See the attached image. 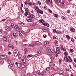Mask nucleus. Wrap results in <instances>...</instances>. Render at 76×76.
Instances as JSON below:
<instances>
[{"label": "nucleus", "instance_id": "ea45409f", "mask_svg": "<svg viewBox=\"0 0 76 76\" xmlns=\"http://www.w3.org/2000/svg\"><path fill=\"white\" fill-rule=\"evenodd\" d=\"M14 25V24H13V23H12L10 26L11 27V28H13V25Z\"/></svg>", "mask_w": 76, "mask_h": 76}, {"label": "nucleus", "instance_id": "13d9d810", "mask_svg": "<svg viewBox=\"0 0 76 76\" xmlns=\"http://www.w3.org/2000/svg\"><path fill=\"white\" fill-rule=\"evenodd\" d=\"M8 64H10V63H11V61H10V60H9L8 61Z\"/></svg>", "mask_w": 76, "mask_h": 76}, {"label": "nucleus", "instance_id": "7ed1b4c3", "mask_svg": "<svg viewBox=\"0 0 76 76\" xmlns=\"http://www.w3.org/2000/svg\"><path fill=\"white\" fill-rule=\"evenodd\" d=\"M46 74H47L46 72L43 71L41 73V74L40 75L41 76H45V75H46Z\"/></svg>", "mask_w": 76, "mask_h": 76}, {"label": "nucleus", "instance_id": "9d476101", "mask_svg": "<svg viewBox=\"0 0 76 76\" xmlns=\"http://www.w3.org/2000/svg\"><path fill=\"white\" fill-rule=\"evenodd\" d=\"M39 23H42L44 22V20L43 19H41V20H39Z\"/></svg>", "mask_w": 76, "mask_h": 76}, {"label": "nucleus", "instance_id": "09e8293b", "mask_svg": "<svg viewBox=\"0 0 76 76\" xmlns=\"http://www.w3.org/2000/svg\"><path fill=\"white\" fill-rule=\"evenodd\" d=\"M18 51V50L15 49L14 50V53H17V52Z\"/></svg>", "mask_w": 76, "mask_h": 76}, {"label": "nucleus", "instance_id": "c756f323", "mask_svg": "<svg viewBox=\"0 0 76 76\" xmlns=\"http://www.w3.org/2000/svg\"><path fill=\"white\" fill-rule=\"evenodd\" d=\"M19 28H18L16 30L17 31H18V32H20L21 31V30L20 29H19Z\"/></svg>", "mask_w": 76, "mask_h": 76}, {"label": "nucleus", "instance_id": "4468645a", "mask_svg": "<svg viewBox=\"0 0 76 76\" xmlns=\"http://www.w3.org/2000/svg\"><path fill=\"white\" fill-rule=\"evenodd\" d=\"M6 29L7 31H9V30H10V27H9V26H7L6 27Z\"/></svg>", "mask_w": 76, "mask_h": 76}, {"label": "nucleus", "instance_id": "a19ab883", "mask_svg": "<svg viewBox=\"0 0 76 76\" xmlns=\"http://www.w3.org/2000/svg\"><path fill=\"white\" fill-rule=\"evenodd\" d=\"M60 51V48L58 47H57L56 48V51Z\"/></svg>", "mask_w": 76, "mask_h": 76}, {"label": "nucleus", "instance_id": "4d7b16f0", "mask_svg": "<svg viewBox=\"0 0 76 76\" xmlns=\"http://www.w3.org/2000/svg\"><path fill=\"white\" fill-rule=\"evenodd\" d=\"M56 30L55 29H54L53 30V32H54V33H56Z\"/></svg>", "mask_w": 76, "mask_h": 76}, {"label": "nucleus", "instance_id": "ddd939ff", "mask_svg": "<svg viewBox=\"0 0 76 76\" xmlns=\"http://www.w3.org/2000/svg\"><path fill=\"white\" fill-rule=\"evenodd\" d=\"M14 28L15 29H16V30L18 28H20V27L17 26V25H15L14 26Z\"/></svg>", "mask_w": 76, "mask_h": 76}, {"label": "nucleus", "instance_id": "69168bd1", "mask_svg": "<svg viewBox=\"0 0 76 76\" xmlns=\"http://www.w3.org/2000/svg\"><path fill=\"white\" fill-rule=\"evenodd\" d=\"M23 59H25V58H26V56L25 55L23 57Z\"/></svg>", "mask_w": 76, "mask_h": 76}, {"label": "nucleus", "instance_id": "37998d69", "mask_svg": "<svg viewBox=\"0 0 76 76\" xmlns=\"http://www.w3.org/2000/svg\"><path fill=\"white\" fill-rule=\"evenodd\" d=\"M64 54L65 56H68V53H67V52H64Z\"/></svg>", "mask_w": 76, "mask_h": 76}, {"label": "nucleus", "instance_id": "8fccbe9b", "mask_svg": "<svg viewBox=\"0 0 76 76\" xmlns=\"http://www.w3.org/2000/svg\"><path fill=\"white\" fill-rule=\"evenodd\" d=\"M71 41L72 42H74V39H73V38H71Z\"/></svg>", "mask_w": 76, "mask_h": 76}, {"label": "nucleus", "instance_id": "b1692460", "mask_svg": "<svg viewBox=\"0 0 76 76\" xmlns=\"http://www.w3.org/2000/svg\"><path fill=\"white\" fill-rule=\"evenodd\" d=\"M60 74H61V75H63V73H64V71H63L62 70H61L60 71Z\"/></svg>", "mask_w": 76, "mask_h": 76}, {"label": "nucleus", "instance_id": "72a5a7b5", "mask_svg": "<svg viewBox=\"0 0 76 76\" xmlns=\"http://www.w3.org/2000/svg\"><path fill=\"white\" fill-rule=\"evenodd\" d=\"M54 16H55L56 18H58V15H57L56 14H54Z\"/></svg>", "mask_w": 76, "mask_h": 76}, {"label": "nucleus", "instance_id": "864d4df0", "mask_svg": "<svg viewBox=\"0 0 76 76\" xmlns=\"http://www.w3.org/2000/svg\"><path fill=\"white\" fill-rule=\"evenodd\" d=\"M14 42L16 45H17L18 44V42H17V41H16L15 40Z\"/></svg>", "mask_w": 76, "mask_h": 76}, {"label": "nucleus", "instance_id": "a878e982", "mask_svg": "<svg viewBox=\"0 0 76 76\" xmlns=\"http://www.w3.org/2000/svg\"><path fill=\"white\" fill-rule=\"evenodd\" d=\"M29 46L30 47H34V44H31L29 45Z\"/></svg>", "mask_w": 76, "mask_h": 76}, {"label": "nucleus", "instance_id": "412c9836", "mask_svg": "<svg viewBox=\"0 0 76 76\" xmlns=\"http://www.w3.org/2000/svg\"><path fill=\"white\" fill-rule=\"evenodd\" d=\"M24 4L25 5H26V6H28V5H29V2L28 1L27 2L25 1L24 2Z\"/></svg>", "mask_w": 76, "mask_h": 76}, {"label": "nucleus", "instance_id": "bf43d9fd", "mask_svg": "<svg viewBox=\"0 0 76 76\" xmlns=\"http://www.w3.org/2000/svg\"><path fill=\"white\" fill-rule=\"evenodd\" d=\"M53 39H57V38H56V37L54 36L53 37Z\"/></svg>", "mask_w": 76, "mask_h": 76}, {"label": "nucleus", "instance_id": "49530a36", "mask_svg": "<svg viewBox=\"0 0 76 76\" xmlns=\"http://www.w3.org/2000/svg\"><path fill=\"white\" fill-rule=\"evenodd\" d=\"M70 51L71 52V53H73V51H74V50H73V49H71L70 50Z\"/></svg>", "mask_w": 76, "mask_h": 76}, {"label": "nucleus", "instance_id": "6e6552de", "mask_svg": "<svg viewBox=\"0 0 76 76\" xmlns=\"http://www.w3.org/2000/svg\"><path fill=\"white\" fill-rule=\"evenodd\" d=\"M61 50H63L64 51H66V48H64L63 46L61 47Z\"/></svg>", "mask_w": 76, "mask_h": 76}, {"label": "nucleus", "instance_id": "338daca9", "mask_svg": "<svg viewBox=\"0 0 76 76\" xmlns=\"http://www.w3.org/2000/svg\"><path fill=\"white\" fill-rule=\"evenodd\" d=\"M28 5H31V6H32V4L31 2L30 3H29L28 2Z\"/></svg>", "mask_w": 76, "mask_h": 76}, {"label": "nucleus", "instance_id": "a18cd8bd", "mask_svg": "<svg viewBox=\"0 0 76 76\" xmlns=\"http://www.w3.org/2000/svg\"><path fill=\"white\" fill-rule=\"evenodd\" d=\"M25 10L26 12H28L29 11V10L28 8H26L25 9Z\"/></svg>", "mask_w": 76, "mask_h": 76}, {"label": "nucleus", "instance_id": "58836bf2", "mask_svg": "<svg viewBox=\"0 0 76 76\" xmlns=\"http://www.w3.org/2000/svg\"><path fill=\"white\" fill-rule=\"evenodd\" d=\"M51 54V53L50 52L48 51L47 52V54L48 55H49L50 54Z\"/></svg>", "mask_w": 76, "mask_h": 76}, {"label": "nucleus", "instance_id": "473e14b6", "mask_svg": "<svg viewBox=\"0 0 76 76\" xmlns=\"http://www.w3.org/2000/svg\"><path fill=\"white\" fill-rule=\"evenodd\" d=\"M18 57H19V58H21L22 56V55L20 54L18 56Z\"/></svg>", "mask_w": 76, "mask_h": 76}, {"label": "nucleus", "instance_id": "f3484780", "mask_svg": "<svg viewBox=\"0 0 76 76\" xmlns=\"http://www.w3.org/2000/svg\"><path fill=\"white\" fill-rule=\"evenodd\" d=\"M22 61L24 64H26V59H23L22 60Z\"/></svg>", "mask_w": 76, "mask_h": 76}, {"label": "nucleus", "instance_id": "774afa93", "mask_svg": "<svg viewBox=\"0 0 76 76\" xmlns=\"http://www.w3.org/2000/svg\"><path fill=\"white\" fill-rule=\"evenodd\" d=\"M57 1L58 3H61V1L60 0H57Z\"/></svg>", "mask_w": 76, "mask_h": 76}, {"label": "nucleus", "instance_id": "de8ad7c7", "mask_svg": "<svg viewBox=\"0 0 76 76\" xmlns=\"http://www.w3.org/2000/svg\"><path fill=\"white\" fill-rule=\"evenodd\" d=\"M50 70V68L49 67H48V68H47L46 69V70H47V71H48V70Z\"/></svg>", "mask_w": 76, "mask_h": 76}, {"label": "nucleus", "instance_id": "052dcab7", "mask_svg": "<svg viewBox=\"0 0 76 76\" xmlns=\"http://www.w3.org/2000/svg\"><path fill=\"white\" fill-rule=\"evenodd\" d=\"M46 25V26H47L48 27H49V26H50V25H49V24L48 23H47Z\"/></svg>", "mask_w": 76, "mask_h": 76}, {"label": "nucleus", "instance_id": "aec40b11", "mask_svg": "<svg viewBox=\"0 0 76 76\" xmlns=\"http://www.w3.org/2000/svg\"><path fill=\"white\" fill-rule=\"evenodd\" d=\"M56 54H60L61 53V51L60 50H58V51H56Z\"/></svg>", "mask_w": 76, "mask_h": 76}, {"label": "nucleus", "instance_id": "6ab92c4d", "mask_svg": "<svg viewBox=\"0 0 76 76\" xmlns=\"http://www.w3.org/2000/svg\"><path fill=\"white\" fill-rule=\"evenodd\" d=\"M24 53L25 54H26L28 53V49L26 48L24 49Z\"/></svg>", "mask_w": 76, "mask_h": 76}, {"label": "nucleus", "instance_id": "3c124183", "mask_svg": "<svg viewBox=\"0 0 76 76\" xmlns=\"http://www.w3.org/2000/svg\"><path fill=\"white\" fill-rule=\"evenodd\" d=\"M26 33H29V32H30V29H28L26 31Z\"/></svg>", "mask_w": 76, "mask_h": 76}, {"label": "nucleus", "instance_id": "f8f14e48", "mask_svg": "<svg viewBox=\"0 0 76 76\" xmlns=\"http://www.w3.org/2000/svg\"><path fill=\"white\" fill-rule=\"evenodd\" d=\"M49 44V42H48V41H46L44 42V44L45 45H48Z\"/></svg>", "mask_w": 76, "mask_h": 76}, {"label": "nucleus", "instance_id": "cd10ccee", "mask_svg": "<svg viewBox=\"0 0 76 76\" xmlns=\"http://www.w3.org/2000/svg\"><path fill=\"white\" fill-rule=\"evenodd\" d=\"M37 73L38 75H41V72H40V71H37Z\"/></svg>", "mask_w": 76, "mask_h": 76}, {"label": "nucleus", "instance_id": "0e129e2a", "mask_svg": "<svg viewBox=\"0 0 76 76\" xmlns=\"http://www.w3.org/2000/svg\"><path fill=\"white\" fill-rule=\"evenodd\" d=\"M49 12L50 13H52V11H51V10H50V9H49Z\"/></svg>", "mask_w": 76, "mask_h": 76}, {"label": "nucleus", "instance_id": "c85d7f7f", "mask_svg": "<svg viewBox=\"0 0 76 76\" xmlns=\"http://www.w3.org/2000/svg\"><path fill=\"white\" fill-rule=\"evenodd\" d=\"M27 20L29 22H32V19H27Z\"/></svg>", "mask_w": 76, "mask_h": 76}, {"label": "nucleus", "instance_id": "bb28decb", "mask_svg": "<svg viewBox=\"0 0 76 76\" xmlns=\"http://www.w3.org/2000/svg\"><path fill=\"white\" fill-rule=\"evenodd\" d=\"M17 66L18 67H20V66H21V64L20 63H18L17 64Z\"/></svg>", "mask_w": 76, "mask_h": 76}, {"label": "nucleus", "instance_id": "f257e3e1", "mask_svg": "<svg viewBox=\"0 0 76 76\" xmlns=\"http://www.w3.org/2000/svg\"><path fill=\"white\" fill-rule=\"evenodd\" d=\"M7 57V56L6 55H0V59L2 60L3 59H4Z\"/></svg>", "mask_w": 76, "mask_h": 76}, {"label": "nucleus", "instance_id": "39448f33", "mask_svg": "<svg viewBox=\"0 0 76 76\" xmlns=\"http://www.w3.org/2000/svg\"><path fill=\"white\" fill-rule=\"evenodd\" d=\"M64 60H65V61H66V62H69V60L67 56H66L64 58Z\"/></svg>", "mask_w": 76, "mask_h": 76}, {"label": "nucleus", "instance_id": "2f4dec72", "mask_svg": "<svg viewBox=\"0 0 76 76\" xmlns=\"http://www.w3.org/2000/svg\"><path fill=\"white\" fill-rule=\"evenodd\" d=\"M14 55L15 57H16L18 56V53H14Z\"/></svg>", "mask_w": 76, "mask_h": 76}, {"label": "nucleus", "instance_id": "7c9ffc66", "mask_svg": "<svg viewBox=\"0 0 76 76\" xmlns=\"http://www.w3.org/2000/svg\"><path fill=\"white\" fill-rule=\"evenodd\" d=\"M30 17H31V18H35V15H30Z\"/></svg>", "mask_w": 76, "mask_h": 76}, {"label": "nucleus", "instance_id": "f03ea898", "mask_svg": "<svg viewBox=\"0 0 76 76\" xmlns=\"http://www.w3.org/2000/svg\"><path fill=\"white\" fill-rule=\"evenodd\" d=\"M51 3H52V0H46L45 1V2L46 3V4L48 5H50V2Z\"/></svg>", "mask_w": 76, "mask_h": 76}, {"label": "nucleus", "instance_id": "423d86ee", "mask_svg": "<svg viewBox=\"0 0 76 76\" xmlns=\"http://www.w3.org/2000/svg\"><path fill=\"white\" fill-rule=\"evenodd\" d=\"M3 39L4 41H7V37L6 36H4L3 37Z\"/></svg>", "mask_w": 76, "mask_h": 76}, {"label": "nucleus", "instance_id": "5701e85b", "mask_svg": "<svg viewBox=\"0 0 76 76\" xmlns=\"http://www.w3.org/2000/svg\"><path fill=\"white\" fill-rule=\"evenodd\" d=\"M50 51L52 52V53H55V51H54V50L53 49H51L50 50Z\"/></svg>", "mask_w": 76, "mask_h": 76}, {"label": "nucleus", "instance_id": "e2e57ef3", "mask_svg": "<svg viewBox=\"0 0 76 76\" xmlns=\"http://www.w3.org/2000/svg\"><path fill=\"white\" fill-rule=\"evenodd\" d=\"M21 66L23 68H24V67H25V65L23 64L21 65Z\"/></svg>", "mask_w": 76, "mask_h": 76}, {"label": "nucleus", "instance_id": "2eb2a0df", "mask_svg": "<svg viewBox=\"0 0 76 76\" xmlns=\"http://www.w3.org/2000/svg\"><path fill=\"white\" fill-rule=\"evenodd\" d=\"M13 35L14 38H16V37H17V35H18V34H16V33H14L13 34Z\"/></svg>", "mask_w": 76, "mask_h": 76}, {"label": "nucleus", "instance_id": "1a4fd4ad", "mask_svg": "<svg viewBox=\"0 0 76 76\" xmlns=\"http://www.w3.org/2000/svg\"><path fill=\"white\" fill-rule=\"evenodd\" d=\"M69 59H68V61H69V62H72V59L70 58V57L69 56H68Z\"/></svg>", "mask_w": 76, "mask_h": 76}, {"label": "nucleus", "instance_id": "dca6fc26", "mask_svg": "<svg viewBox=\"0 0 76 76\" xmlns=\"http://www.w3.org/2000/svg\"><path fill=\"white\" fill-rule=\"evenodd\" d=\"M8 47L9 48H13V47L14 46L13 45H10V44H9L8 45Z\"/></svg>", "mask_w": 76, "mask_h": 76}, {"label": "nucleus", "instance_id": "6e6d98bb", "mask_svg": "<svg viewBox=\"0 0 76 76\" xmlns=\"http://www.w3.org/2000/svg\"><path fill=\"white\" fill-rule=\"evenodd\" d=\"M52 63H53V62L52 61H51L50 63V66L52 65Z\"/></svg>", "mask_w": 76, "mask_h": 76}, {"label": "nucleus", "instance_id": "a211bd4d", "mask_svg": "<svg viewBox=\"0 0 76 76\" xmlns=\"http://www.w3.org/2000/svg\"><path fill=\"white\" fill-rule=\"evenodd\" d=\"M31 26H33L34 27H37V25L35 24H31Z\"/></svg>", "mask_w": 76, "mask_h": 76}, {"label": "nucleus", "instance_id": "4be33fe9", "mask_svg": "<svg viewBox=\"0 0 76 76\" xmlns=\"http://www.w3.org/2000/svg\"><path fill=\"white\" fill-rule=\"evenodd\" d=\"M66 37L68 39H69V40L70 39V37L68 35H66Z\"/></svg>", "mask_w": 76, "mask_h": 76}, {"label": "nucleus", "instance_id": "5fc2aeb1", "mask_svg": "<svg viewBox=\"0 0 76 76\" xmlns=\"http://www.w3.org/2000/svg\"><path fill=\"white\" fill-rule=\"evenodd\" d=\"M39 8H38V7H37L35 9V10H37V11H38V10H39Z\"/></svg>", "mask_w": 76, "mask_h": 76}, {"label": "nucleus", "instance_id": "e433bc0d", "mask_svg": "<svg viewBox=\"0 0 76 76\" xmlns=\"http://www.w3.org/2000/svg\"><path fill=\"white\" fill-rule=\"evenodd\" d=\"M37 52L39 54H40V53H41V51H39V49L37 50Z\"/></svg>", "mask_w": 76, "mask_h": 76}, {"label": "nucleus", "instance_id": "79ce46f5", "mask_svg": "<svg viewBox=\"0 0 76 76\" xmlns=\"http://www.w3.org/2000/svg\"><path fill=\"white\" fill-rule=\"evenodd\" d=\"M7 19L8 21H9V20H10V18H9V17H8L7 18Z\"/></svg>", "mask_w": 76, "mask_h": 76}, {"label": "nucleus", "instance_id": "4c0bfd02", "mask_svg": "<svg viewBox=\"0 0 76 76\" xmlns=\"http://www.w3.org/2000/svg\"><path fill=\"white\" fill-rule=\"evenodd\" d=\"M28 12H25L24 14V15L26 16L27 15H28Z\"/></svg>", "mask_w": 76, "mask_h": 76}, {"label": "nucleus", "instance_id": "9b49d317", "mask_svg": "<svg viewBox=\"0 0 76 76\" xmlns=\"http://www.w3.org/2000/svg\"><path fill=\"white\" fill-rule=\"evenodd\" d=\"M42 30L44 32H48V31H47V29L44 28H42Z\"/></svg>", "mask_w": 76, "mask_h": 76}, {"label": "nucleus", "instance_id": "f704fd0d", "mask_svg": "<svg viewBox=\"0 0 76 76\" xmlns=\"http://www.w3.org/2000/svg\"><path fill=\"white\" fill-rule=\"evenodd\" d=\"M62 19L63 20H66V19L65 18V17H62Z\"/></svg>", "mask_w": 76, "mask_h": 76}, {"label": "nucleus", "instance_id": "0eeeda50", "mask_svg": "<svg viewBox=\"0 0 76 76\" xmlns=\"http://www.w3.org/2000/svg\"><path fill=\"white\" fill-rule=\"evenodd\" d=\"M35 45H40L41 42H39V41L36 42L35 43Z\"/></svg>", "mask_w": 76, "mask_h": 76}, {"label": "nucleus", "instance_id": "603ef678", "mask_svg": "<svg viewBox=\"0 0 76 76\" xmlns=\"http://www.w3.org/2000/svg\"><path fill=\"white\" fill-rule=\"evenodd\" d=\"M3 35V34H2V32L1 31H0V37H1Z\"/></svg>", "mask_w": 76, "mask_h": 76}, {"label": "nucleus", "instance_id": "680f3d73", "mask_svg": "<svg viewBox=\"0 0 76 76\" xmlns=\"http://www.w3.org/2000/svg\"><path fill=\"white\" fill-rule=\"evenodd\" d=\"M43 37H44V38H46V35L45 34H44V35H43Z\"/></svg>", "mask_w": 76, "mask_h": 76}, {"label": "nucleus", "instance_id": "393cba45", "mask_svg": "<svg viewBox=\"0 0 76 76\" xmlns=\"http://www.w3.org/2000/svg\"><path fill=\"white\" fill-rule=\"evenodd\" d=\"M56 45V46H58V41H55Z\"/></svg>", "mask_w": 76, "mask_h": 76}, {"label": "nucleus", "instance_id": "c03bdc74", "mask_svg": "<svg viewBox=\"0 0 76 76\" xmlns=\"http://www.w3.org/2000/svg\"><path fill=\"white\" fill-rule=\"evenodd\" d=\"M42 24L43 25H44L45 26L46 24V23L44 21L42 23Z\"/></svg>", "mask_w": 76, "mask_h": 76}, {"label": "nucleus", "instance_id": "20e7f679", "mask_svg": "<svg viewBox=\"0 0 76 76\" xmlns=\"http://www.w3.org/2000/svg\"><path fill=\"white\" fill-rule=\"evenodd\" d=\"M70 31L71 32H75V29L73 28H71L70 29Z\"/></svg>", "mask_w": 76, "mask_h": 76}, {"label": "nucleus", "instance_id": "c9c22d12", "mask_svg": "<svg viewBox=\"0 0 76 76\" xmlns=\"http://www.w3.org/2000/svg\"><path fill=\"white\" fill-rule=\"evenodd\" d=\"M21 76H25V74L23 72L21 73Z\"/></svg>", "mask_w": 76, "mask_h": 76}]
</instances>
